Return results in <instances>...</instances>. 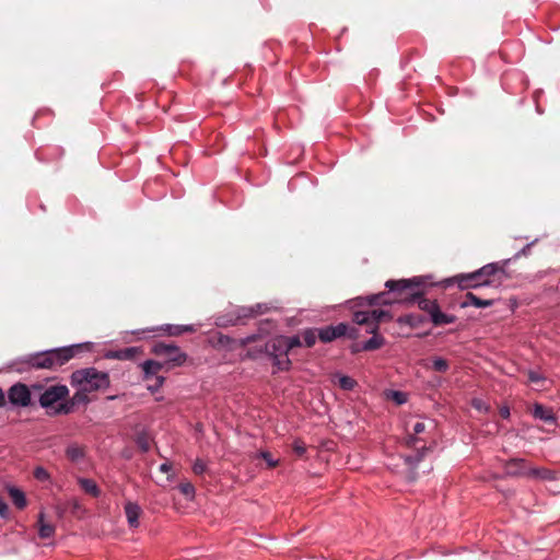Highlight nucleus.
I'll use <instances>...</instances> for the list:
<instances>
[{
	"label": "nucleus",
	"instance_id": "obj_1",
	"mask_svg": "<svg viewBox=\"0 0 560 560\" xmlns=\"http://www.w3.org/2000/svg\"><path fill=\"white\" fill-rule=\"evenodd\" d=\"M71 384L79 387L72 398L73 404H79L85 401L86 393L106 389L109 386V376L105 372L89 368L73 372Z\"/></svg>",
	"mask_w": 560,
	"mask_h": 560
},
{
	"label": "nucleus",
	"instance_id": "obj_2",
	"mask_svg": "<svg viewBox=\"0 0 560 560\" xmlns=\"http://www.w3.org/2000/svg\"><path fill=\"white\" fill-rule=\"evenodd\" d=\"M385 319L389 320L390 315L383 310H373L371 312L359 311L353 314V322L358 325H368L366 331L374 335L363 345L364 350H376L384 345V338L376 335V331L378 329V323Z\"/></svg>",
	"mask_w": 560,
	"mask_h": 560
},
{
	"label": "nucleus",
	"instance_id": "obj_3",
	"mask_svg": "<svg viewBox=\"0 0 560 560\" xmlns=\"http://www.w3.org/2000/svg\"><path fill=\"white\" fill-rule=\"evenodd\" d=\"M301 345L300 338L277 336L272 338L267 345V351L273 359V364L280 371H285L290 368L291 361L288 358V353L292 348Z\"/></svg>",
	"mask_w": 560,
	"mask_h": 560
},
{
	"label": "nucleus",
	"instance_id": "obj_4",
	"mask_svg": "<svg viewBox=\"0 0 560 560\" xmlns=\"http://www.w3.org/2000/svg\"><path fill=\"white\" fill-rule=\"evenodd\" d=\"M413 284H415V280H406V279L388 280L385 283V287L389 291H392V292L399 293L398 298L389 300V299H387V294L386 293L381 292V293H377V294L370 295L368 298H359L357 300L358 301V305H370V306H372V305H378V304H392L394 302H398V301L405 300L406 296L401 295L402 292L407 291V290H411Z\"/></svg>",
	"mask_w": 560,
	"mask_h": 560
},
{
	"label": "nucleus",
	"instance_id": "obj_5",
	"mask_svg": "<svg viewBox=\"0 0 560 560\" xmlns=\"http://www.w3.org/2000/svg\"><path fill=\"white\" fill-rule=\"evenodd\" d=\"M73 357V348H60L30 357L28 363L36 369H55Z\"/></svg>",
	"mask_w": 560,
	"mask_h": 560
},
{
	"label": "nucleus",
	"instance_id": "obj_6",
	"mask_svg": "<svg viewBox=\"0 0 560 560\" xmlns=\"http://www.w3.org/2000/svg\"><path fill=\"white\" fill-rule=\"evenodd\" d=\"M504 471L512 477H528L535 479H551L549 470L529 465L523 458H513L504 464Z\"/></svg>",
	"mask_w": 560,
	"mask_h": 560
},
{
	"label": "nucleus",
	"instance_id": "obj_7",
	"mask_svg": "<svg viewBox=\"0 0 560 560\" xmlns=\"http://www.w3.org/2000/svg\"><path fill=\"white\" fill-rule=\"evenodd\" d=\"M498 271V266L495 264H489L480 268L479 270L468 273V275H460L455 278V280L458 283V287L460 289H467L470 287H479V285H487L489 284V281H478L483 276H491L494 275Z\"/></svg>",
	"mask_w": 560,
	"mask_h": 560
},
{
	"label": "nucleus",
	"instance_id": "obj_8",
	"mask_svg": "<svg viewBox=\"0 0 560 560\" xmlns=\"http://www.w3.org/2000/svg\"><path fill=\"white\" fill-rule=\"evenodd\" d=\"M152 352L155 355L165 357L167 363L176 366L183 365L187 359V354L175 345L159 342L153 346Z\"/></svg>",
	"mask_w": 560,
	"mask_h": 560
},
{
	"label": "nucleus",
	"instance_id": "obj_9",
	"mask_svg": "<svg viewBox=\"0 0 560 560\" xmlns=\"http://www.w3.org/2000/svg\"><path fill=\"white\" fill-rule=\"evenodd\" d=\"M69 394L67 386L54 385L47 388L39 398V402L43 407L48 408L54 406L57 401L66 398Z\"/></svg>",
	"mask_w": 560,
	"mask_h": 560
},
{
	"label": "nucleus",
	"instance_id": "obj_10",
	"mask_svg": "<svg viewBox=\"0 0 560 560\" xmlns=\"http://www.w3.org/2000/svg\"><path fill=\"white\" fill-rule=\"evenodd\" d=\"M8 398L12 405L26 407L31 402V393L26 385L18 383L9 389Z\"/></svg>",
	"mask_w": 560,
	"mask_h": 560
},
{
	"label": "nucleus",
	"instance_id": "obj_11",
	"mask_svg": "<svg viewBox=\"0 0 560 560\" xmlns=\"http://www.w3.org/2000/svg\"><path fill=\"white\" fill-rule=\"evenodd\" d=\"M347 329L348 327L346 324H338L337 326H327L318 330V338L323 342H330L336 338L346 335Z\"/></svg>",
	"mask_w": 560,
	"mask_h": 560
},
{
	"label": "nucleus",
	"instance_id": "obj_12",
	"mask_svg": "<svg viewBox=\"0 0 560 560\" xmlns=\"http://www.w3.org/2000/svg\"><path fill=\"white\" fill-rule=\"evenodd\" d=\"M142 513V510L139 504L135 502L128 501L125 504V514L127 517L128 525L131 528H137L139 526V517Z\"/></svg>",
	"mask_w": 560,
	"mask_h": 560
},
{
	"label": "nucleus",
	"instance_id": "obj_13",
	"mask_svg": "<svg viewBox=\"0 0 560 560\" xmlns=\"http://www.w3.org/2000/svg\"><path fill=\"white\" fill-rule=\"evenodd\" d=\"M156 330H163V331L167 332L170 336H178L184 332H194L196 330V328L192 325H177V326L166 325L165 327H161V328L148 329V331H156Z\"/></svg>",
	"mask_w": 560,
	"mask_h": 560
},
{
	"label": "nucleus",
	"instance_id": "obj_14",
	"mask_svg": "<svg viewBox=\"0 0 560 560\" xmlns=\"http://www.w3.org/2000/svg\"><path fill=\"white\" fill-rule=\"evenodd\" d=\"M331 382L334 384H337L341 389L343 390H351L353 389L355 386H357V381L353 380L352 377L350 376H347V375H342L340 373H335L332 376H331Z\"/></svg>",
	"mask_w": 560,
	"mask_h": 560
},
{
	"label": "nucleus",
	"instance_id": "obj_15",
	"mask_svg": "<svg viewBox=\"0 0 560 560\" xmlns=\"http://www.w3.org/2000/svg\"><path fill=\"white\" fill-rule=\"evenodd\" d=\"M66 455L72 463L80 464L85 457V451L78 444H71L67 447Z\"/></svg>",
	"mask_w": 560,
	"mask_h": 560
},
{
	"label": "nucleus",
	"instance_id": "obj_16",
	"mask_svg": "<svg viewBox=\"0 0 560 560\" xmlns=\"http://www.w3.org/2000/svg\"><path fill=\"white\" fill-rule=\"evenodd\" d=\"M38 535L40 538H50L55 534V526L45 522V514L40 512L38 515Z\"/></svg>",
	"mask_w": 560,
	"mask_h": 560
},
{
	"label": "nucleus",
	"instance_id": "obj_17",
	"mask_svg": "<svg viewBox=\"0 0 560 560\" xmlns=\"http://www.w3.org/2000/svg\"><path fill=\"white\" fill-rule=\"evenodd\" d=\"M533 415L535 418L540 419L545 422H555L556 417L551 409L544 407L542 405L536 404L534 406Z\"/></svg>",
	"mask_w": 560,
	"mask_h": 560
},
{
	"label": "nucleus",
	"instance_id": "obj_18",
	"mask_svg": "<svg viewBox=\"0 0 560 560\" xmlns=\"http://www.w3.org/2000/svg\"><path fill=\"white\" fill-rule=\"evenodd\" d=\"M8 492L16 508L24 509L26 506V497L22 490L16 487H9Z\"/></svg>",
	"mask_w": 560,
	"mask_h": 560
},
{
	"label": "nucleus",
	"instance_id": "obj_19",
	"mask_svg": "<svg viewBox=\"0 0 560 560\" xmlns=\"http://www.w3.org/2000/svg\"><path fill=\"white\" fill-rule=\"evenodd\" d=\"M430 318L436 326L447 325L455 322V316L442 313L439 307L434 311Z\"/></svg>",
	"mask_w": 560,
	"mask_h": 560
},
{
	"label": "nucleus",
	"instance_id": "obj_20",
	"mask_svg": "<svg viewBox=\"0 0 560 560\" xmlns=\"http://www.w3.org/2000/svg\"><path fill=\"white\" fill-rule=\"evenodd\" d=\"M141 366L144 372V377L148 380L149 377L156 375L163 365L158 361L147 360L141 364Z\"/></svg>",
	"mask_w": 560,
	"mask_h": 560
},
{
	"label": "nucleus",
	"instance_id": "obj_21",
	"mask_svg": "<svg viewBox=\"0 0 560 560\" xmlns=\"http://www.w3.org/2000/svg\"><path fill=\"white\" fill-rule=\"evenodd\" d=\"M493 304L492 300H481L472 293L466 294V301L463 303V306L472 305L476 307H488Z\"/></svg>",
	"mask_w": 560,
	"mask_h": 560
},
{
	"label": "nucleus",
	"instance_id": "obj_22",
	"mask_svg": "<svg viewBox=\"0 0 560 560\" xmlns=\"http://www.w3.org/2000/svg\"><path fill=\"white\" fill-rule=\"evenodd\" d=\"M78 482L80 485V487L89 494L93 495V497H98L101 491L97 487V485L95 483V481H93L92 479H88V478H79L78 479Z\"/></svg>",
	"mask_w": 560,
	"mask_h": 560
},
{
	"label": "nucleus",
	"instance_id": "obj_23",
	"mask_svg": "<svg viewBox=\"0 0 560 560\" xmlns=\"http://www.w3.org/2000/svg\"><path fill=\"white\" fill-rule=\"evenodd\" d=\"M139 352V348L131 347L127 349H122L119 351L110 352L108 358L118 359V360H130L135 358V355Z\"/></svg>",
	"mask_w": 560,
	"mask_h": 560
},
{
	"label": "nucleus",
	"instance_id": "obj_24",
	"mask_svg": "<svg viewBox=\"0 0 560 560\" xmlns=\"http://www.w3.org/2000/svg\"><path fill=\"white\" fill-rule=\"evenodd\" d=\"M431 362V369L440 373H445L450 368L448 361L441 357L432 358Z\"/></svg>",
	"mask_w": 560,
	"mask_h": 560
},
{
	"label": "nucleus",
	"instance_id": "obj_25",
	"mask_svg": "<svg viewBox=\"0 0 560 560\" xmlns=\"http://www.w3.org/2000/svg\"><path fill=\"white\" fill-rule=\"evenodd\" d=\"M33 475L40 482L50 481V474L43 466L35 467Z\"/></svg>",
	"mask_w": 560,
	"mask_h": 560
},
{
	"label": "nucleus",
	"instance_id": "obj_26",
	"mask_svg": "<svg viewBox=\"0 0 560 560\" xmlns=\"http://www.w3.org/2000/svg\"><path fill=\"white\" fill-rule=\"evenodd\" d=\"M419 306L421 310L425 311L430 316L434 313V311L439 307L435 301L423 299L419 302Z\"/></svg>",
	"mask_w": 560,
	"mask_h": 560
},
{
	"label": "nucleus",
	"instance_id": "obj_27",
	"mask_svg": "<svg viewBox=\"0 0 560 560\" xmlns=\"http://www.w3.org/2000/svg\"><path fill=\"white\" fill-rule=\"evenodd\" d=\"M180 492L189 500L195 497V487L190 482H182L179 485Z\"/></svg>",
	"mask_w": 560,
	"mask_h": 560
},
{
	"label": "nucleus",
	"instance_id": "obj_28",
	"mask_svg": "<svg viewBox=\"0 0 560 560\" xmlns=\"http://www.w3.org/2000/svg\"><path fill=\"white\" fill-rule=\"evenodd\" d=\"M256 457H261L267 463V466L269 468L276 467L279 463L277 459H273L271 454L267 451H261V452L257 453Z\"/></svg>",
	"mask_w": 560,
	"mask_h": 560
},
{
	"label": "nucleus",
	"instance_id": "obj_29",
	"mask_svg": "<svg viewBox=\"0 0 560 560\" xmlns=\"http://www.w3.org/2000/svg\"><path fill=\"white\" fill-rule=\"evenodd\" d=\"M387 397L394 400L397 405H402L407 401V395L402 392L393 390L387 395Z\"/></svg>",
	"mask_w": 560,
	"mask_h": 560
},
{
	"label": "nucleus",
	"instance_id": "obj_30",
	"mask_svg": "<svg viewBox=\"0 0 560 560\" xmlns=\"http://www.w3.org/2000/svg\"><path fill=\"white\" fill-rule=\"evenodd\" d=\"M303 340L307 347H312L316 341V334L314 330H305L303 332Z\"/></svg>",
	"mask_w": 560,
	"mask_h": 560
},
{
	"label": "nucleus",
	"instance_id": "obj_31",
	"mask_svg": "<svg viewBox=\"0 0 560 560\" xmlns=\"http://www.w3.org/2000/svg\"><path fill=\"white\" fill-rule=\"evenodd\" d=\"M293 451L298 456H303L306 452V446L303 442L295 441L293 443Z\"/></svg>",
	"mask_w": 560,
	"mask_h": 560
},
{
	"label": "nucleus",
	"instance_id": "obj_32",
	"mask_svg": "<svg viewBox=\"0 0 560 560\" xmlns=\"http://www.w3.org/2000/svg\"><path fill=\"white\" fill-rule=\"evenodd\" d=\"M164 381H165V378L163 376H156L155 381H154V384L149 385L148 389L151 390V392L159 390L162 387Z\"/></svg>",
	"mask_w": 560,
	"mask_h": 560
},
{
	"label": "nucleus",
	"instance_id": "obj_33",
	"mask_svg": "<svg viewBox=\"0 0 560 560\" xmlns=\"http://www.w3.org/2000/svg\"><path fill=\"white\" fill-rule=\"evenodd\" d=\"M137 444L143 452H147L150 448V441L147 436H139Z\"/></svg>",
	"mask_w": 560,
	"mask_h": 560
},
{
	"label": "nucleus",
	"instance_id": "obj_34",
	"mask_svg": "<svg viewBox=\"0 0 560 560\" xmlns=\"http://www.w3.org/2000/svg\"><path fill=\"white\" fill-rule=\"evenodd\" d=\"M528 380H529V382L537 384L539 382H544L545 377L542 375H540L538 372L529 371Z\"/></svg>",
	"mask_w": 560,
	"mask_h": 560
},
{
	"label": "nucleus",
	"instance_id": "obj_35",
	"mask_svg": "<svg viewBox=\"0 0 560 560\" xmlns=\"http://www.w3.org/2000/svg\"><path fill=\"white\" fill-rule=\"evenodd\" d=\"M192 470L197 475H201L206 470V464L201 459H197L192 466Z\"/></svg>",
	"mask_w": 560,
	"mask_h": 560
},
{
	"label": "nucleus",
	"instance_id": "obj_36",
	"mask_svg": "<svg viewBox=\"0 0 560 560\" xmlns=\"http://www.w3.org/2000/svg\"><path fill=\"white\" fill-rule=\"evenodd\" d=\"M9 515V508H8V504L5 503V501L0 498V516L5 518L8 517Z\"/></svg>",
	"mask_w": 560,
	"mask_h": 560
},
{
	"label": "nucleus",
	"instance_id": "obj_37",
	"mask_svg": "<svg viewBox=\"0 0 560 560\" xmlns=\"http://www.w3.org/2000/svg\"><path fill=\"white\" fill-rule=\"evenodd\" d=\"M472 406L479 410V411H487L488 410V406L480 399H474L472 400Z\"/></svg>",
	"mask_w": 560,
	"mask_h": 560
},
{
	"label": "nucleus",
	"instance_id": "obj_38",
	"mask_svg": "<svg viewBox=\"0 0 560 560\" xmlns=\"http://www.w3.org/2000/svg\"><path fill=\"white\" fill-rule=\"evenodd\" d=\"M424 430H425L424 422H417V423H415V425H413V433L415 434H420V433L424 432Z\"/></svg>",
	"mask_w": 560,
	"mask_h": 560
},
{
	"label": "nucleus",
	"instance_id": "obj_39",
	"mask_svg": "<svg viewBox=\"0 0 560 560\" xmlns=\"http://www.w3.org/2000/svg\"><path fill=\"white\" fill-rule=\"evenodd\" d=\"M500 415L502 418H509L510 417V408L508 406H502L500 408Z\"/></svg>",
	"mask_w": 560,
	"mask_h": 560
},
{
	"label": "nucleus",
	"instance_id": "obj_40",
	"mask_svg": "<svg viewBox=\"0 0 560 560\" xmlns=\"http://www.w3.org/2000/svg\"><path fill=\"white\" fill-rule=\"evenodd\" d=\"M70 505H71L73 512L80 511L82 509L80 502L75 499L70 501Z\"/></svg>",
	"mask_w": 560,
	"mask_h": 560
},
{
	"label": "nucleus",
	"instance_id": "obj_41",
	"mask_svg": "<svg viewBox=\"0 0 560 560\" xmlns=\"http://www.w3.org/2000/svg\"><path fill=\"white\" fill-rule=\"evenodd\" d=\"M160 470L162 472H165V474H168L171 470H172V465L170 463H163L161 466H160Z\"/></svg>",
	"mask_w": 560,
	"mask_h": 560
},
{
	"label": "nucleus",
	"instance_id": "obj_42",
	"mask_svg": "<svg viewBox=\"0 0 560 560\" xmlns=\"http://www.w3.org/2000/svg\"><path fill=\"white\" fill-rule=\"evenodd\" d=\"M256 307H257V310H256V311L250 310V312H252V314H253V315L261 314V313H264V312L267 310V307H266V306H264V305H261V304H258Z\"/></svg>",
	"mask_w": 560,
	"mask_h": 560
},
{
	"label": "nucleus",
	"instance_id": "obj_43",
	"mask_svg": "<svg viewBox=\"0 0 560 560\" xmlns=\"http://www.w3.org/2000/svg\"><path fill=\"white\" fill-rule=\"evenodd\" d=\"M59 412H65V413H68L70 411V407L66 406V405H60L59 409H58Z\"/></svg>",
	"mask_w": 560,
	"mask_h": 560
},
{
	"label": "nucleus",
	"instance_id": "obj_44",
	"mask_svg": "<svg viewBox=\"0 0 560 560\" xmlns=\"http://www.w3.org/2000/svg\"><path fill=\"white\" fill-rule=\"evenodd\" d=\"M5 404V394L2 389H0V406Z\"/></svg>",
	"mask_w": 560,
	"mask_h": 560
},
{
	"label": "nucleus",
	"instance_id": "obj_45",
	"mask_svg": "<svg viewBox=\"0 0 560 560\" xmlns=\"http://www.w3.org/2000/svg\"><path fill=\"white\" fill-rule=\"evenodd\" d=\"M415 442H416V439L412 438V436L409 438L408 441H407L408 444H413Z\"/></svg>",
	"mask_w": 560,
	"mask_h": 560
},
{
	"label": "nucleus",
	"instance_id": "obj_46",
	"mask_svg": "<svg viewBox=\"0 0 560 560\" xmlns=\"http://www.w3.org/2000/svg\"><path fill=\"white\" fill-rule=\"evenodd\" d=\"M172 479H173V476H172V475H170V476L167 477V480H172Z\"/></svg>",
	"mask_w": 560,
	"mask_h": 560
}]
</instances>
